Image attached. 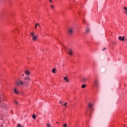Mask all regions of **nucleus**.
Listing matches in <instances>:
<instances>
[{
    "instance_id": "obj_1",
    "label": "nucleus",
    "mask_w": 127,
    "mask_h": 127,
    "mask_svg": "<svg viewBox=\"0 0 127 127\" xmlns=\"http://www.w3.org/2000/svg\"><path fill=\"white\" fill-rule=\"evenodd\" d=\"M17 85L21 86H27L28 85V83L26 81H23L22 80H20L19 81L17 82Z\"/></svg>"
},
{
    "instance_id": "obj_2",
    "label": "nucleus",
    "mask_w": 127,
    "mask_h": 127,
    "mask_svg": "<svg viewBox=\"0 0 127 127\" xmlns=\"http://www.w3.org/2000/svg\"><path fill=\"white\" fill-rule=\"evenodd\" d=\"M99 85H100V82H99V80H95L94 81V85L96 87V88H98L99 87Z\"/></svg>"
},
{
    "instance_id": "obj_3",
    "label": "nucleus",
    "mask_w": 127,
    "mask_h": 127,
    "mask_svg": "<svg viewBox=\"0 0 127 127\" xmlns=\"http://www.w3.org/2000/svg\"><path fill=\"white\" fill-rule=\"evenodd\" d=\"M73 29L72 27L68 28L67 30L68 33L70 35L73 34Z\"/></svg>"
},
{
    "instance_id": "obj_4",
    "label": "nucleus",
    "mask_w": 127,
    "mask_h": 127,
    "mask_svg": "<svg viewBox=\"0 0 127 127\" xmlns=\"http://www.w3.org/2000/svg\"><path fill=\"white\" fill-rule=\"evenodd\" d=\"M68 53L70 55V56H72V55H73V50H72V49H68Z\"/></svg>"
},
{
    "instance_id": "obj_5",
    "label": "nucleus",
    "mask_w": 127,
    "mask_h": 127,
    "mask_svg": "<svg viewBox=\"0 0 127 127\" xmlns=\"http://www.w3.org/2000/svg\"><path fill=\"white\" fill-rule=\"evenodd\" d=\"M118 39L121 41H125V36H119Z\"/></svg>"
},
{
    "instance_id": "obj_6",
    "label": "nucleus",
    "mask_w": 127,
    "mask_h": 127,
    "mask_svg": "<svg viewBox=\"0 0 127 127\" xmlns=\"http://www.w3.org/2000/svg\"><path fill=\"white\" fill-rule=\"evenodd\" d=\"M24 80L27 81L28 82H30V77L26 76L24 78Z\"/></svg>"
},
{
    "instance_id": "obj_7",
    "label": "nucleus",
    "mask_w": 127,
    "mask_h": 127,
    "mask_svg": "<svg viewBox=\"0 0 127 127\" xmlns=\"http://www.w3.org/2000/svg\"><path fill=\"white\" fill-rule=\"evenodd\" d=\"M24 72L25 74H26V75H27L28 76H29V75H30V70H25Z\"/></svg>"
},
{
    "instance_id": "obj_8",
    "label": "nucleus",
    "mask_w": 127,
    "mask_h": 127,
    "mask_svg": "<svg viewBox=\"0 0 127 127\" xmlns=\"http://www.w3.org/2000/svg\"><path fill=\"white\" fill-rule=\"evenodd\" d=\"M92 108H93V105H92V104L91 103H89L88 105V109H90V111L91 112H92Z\"/></svg>"
},
{
    "instance_id": "obj_9",
    "label": "nucleus",
    "mask_w": 127,
    "mask_h": 127,
    "mask_svg": "<svg viewBox=\"0 0 127 127\" xmlns=\"http://www.w3.org/2000/svg\"><path fill=\"white\" fill-rule=\"evenodd\" d=\"M90 32H91V30L90 29V28H87L86 29V33H87V34L90 33Z\"/></svg>"
},
{
    "instance_id": "obj_10",
    "label": "nucleus",
    "mask_w": 127,
    "mask_h": 127,
    "mask_svg": "<svg viewBox=\"0 0 127 127\" xmlns=\"http://www.w3.org/2000/svg\"><path fill=\"white\" fill-rule=\"evenodd\" d=\"M14 92L15 93V94H18L19 92L17 91V88H16V87H15L14 89Z\"/></svg>"
},
{
    "instance_id": "obj_11",
    "label": "nucleus",
    "mask_w": 127,
    "mask_h": 127,
    "mask_svg": "<svg viewBox=\"0 0 127 127\" xmlns=\"http://www.w3.org/2000/svg\"><path fill=\"white\" fill-rule=\"evenodd\" d=\"M36 39H37V37H36V36H33V37H32V40L34 41H36Z\"/></svg>"
},
{
    "instance_id": "obj_12",
    "label": "nucleus",
    "mask_w": 127,
    "mask_h": 127,
    "mask_svg": "<svg viewBox=\"0 0 127 127\" xmlns=\"http://www.w3.org/2000/svg\"><path fill=\"white\" fill-rule=\"evenodd\" d=\"M64 80L67 82V83H69V79L67 77H64Z\"/></svg>"
},
{
    "instance_id": "obj_13",
    "label": "nucleus",
    "mask_w": 127,
    "mask_h": 127,
    "mask_svg": "<svg viewBox=\"0 0 127 127\" xmlns=\"http://www.w3.org/2000/svg\"><path fill=\"white\" fill-rule=\"evenodd\" d=\"M87 78H86V77H83V78H82V82H83L84 83H85V82H87Z\"/></svg>"
},
{
    "instance_id": "obj_14",
    "label": "nucleus",
    "mask_w": 127,
    "mask_h": 127,
    "mask_svg": "<svg viewBox=\"0 0 127 127\" xmlns=\"http://www.w3.org/2000/svg\"><path fill=\"white\" fill-rule=\"evenodd\" d=\"M0 107H1V108H5L6 105L4 103H2L0 105Z\"/></svg>"
},
{
    "instance_id": "obj_15",
    "label": "nucleus",
    "mask_w": 127,
    "mask_h": 127,
    "mask_svg": "<svg viewBox=\"0 0 127 127\" xmlns=\"http://www.w3.org/2000/svg\"><path fill=\"white\" fill-rule=\"evenodd\" d=\"M86 87H87V85L86 84H83L82 85H81V88L82 89H85Z\"/></svg>"
},
{
    "instance_id": "obj_16",
    "label": "nucleus",
    "mask_w": 127,
    "mask_h": 127,
    "mask_svg": "<svg viewBox=\"0 0 127 127\" xmlns=\"http://www.w3.org/2000/svg\"><path fill=\"white\" fill-rule=\"evenodd\" d=\"M47 127H52V125H50V124L48 123L47 125Z\"/></svg>"
},
{
    "instance_id": "obj_17",
    "label": "nucleus",
    "mask_w": 127,
    "mask_h": 127,
    "mask_svg": "<svg viewBox=\"0 0 127 127\" xmlns=\"http://www.w3.org/2000/svg\"><path fill=\"white\" fill-rule=\"evenodd\" d=\"M124 9H125V13H126V14H127V7H124Z\"/></svg>"
},
{
    "instance_id": "obj_18",
    "label": "nucleus",
    "mask_w": 127,
    "mask_h": 127,
    "mask_svg": "<svg viewBox=\"0 0 127 127\" xmlns=\"http://www.w3.org/2000/svg\"><path fill=\"white\" fill-rule=\"evenodd\" d=\"M37 25H38V26H40V25L39 24V23H36L35 26V28H37Z\"/></svg>"
},
{
    "instance_id": "obj_19",
    "label": "nucleus",
    "mask_w": 127,
    "mask_h": 127,
    "mask_svg": "<svg viewBox=\"0 0 127 127\" xmlns=\"http://www.w3.org/2000/svg\"><path fill=\"white\" fill-rule=\"evenodd\" d=\"M32 118H33V119H34V120H35V119H36V116H35V115L34 114L32 116Z\"/></svg>"
},
{
    "instance_id": "obj_20",
    "label": "nucleus",
    "mask_w": 127,
    "mask_h": 127,
    "mask_svg": "<svg viewBox=\"0 0 127 127\" xmlns=\"http://www.w3.org/2000/svg\"><path fill=\"white\" fill-rule=\"evenodd\" d=\"M67 126H68V125H67L66 124H64L63 125V127H67Z\"/></svg>"
},
{
    "instance_id": "obj_21",
    "label": "nucleus",
    "mask_w": 127,
    "mask_h": 127,
    "mask_svg": "<svg viewBox=\"0 0 127 127\" xmlns=\"http://www.w3.org/2000/svg\"><path fill=\"white\" fill-rule=\"evenodd\" d=\"M56 71V69L55 68H54V69H53V70H52V72H53V73H55Z\"/></svg>"
},
{
    "instance_id": "obj_22",
    "label": "nucleus",
    "mask_w": 127,
    "mask_h": 127,
    "mask_svg": "<svg viewBox=\"0 0 127 127\" xmlns=\"http://www.w3.org/2000/svg\"><path fill=\"white\" fill-rule=\"evenodd\" d=\"M17 127H21V125L20 124H18L17 125Z\"/></svg>"
},
{
    "instance_id": "obj_23",
    "label": "nucleus",
    "mask_w": 127,
    "mask_h": 127,
    "mask_svg": "<svg viewBox=\"0 0 127 127\" xmlns=\"http://www.w3.org/2000/svg\"><path fill=\"white\" fill-rule=\"evenodd\" d=\"M14 103H15V104H16V105H18V102H17V101H14Z\"/></svg>"
},
{
    "instance_id": "obj_24",
    "label": "nucleus",
    "mask_w": 127,
    "mask_h": 127,
    "mask_svg": "<svg viewBox=\"0 0 127 127\" xmlns=\"http://www.w3.org/2000/svg\"><path fill=\"white\" fill-rule=\"evenodd\" d=\"M64 106H65L66 107V108H67V103H65L64 104Z\"/></svg>"
},
{
    "instance_id": "obj_25",
    "label": "nucleus",
    "mask_w": 127,
    "mask_h": 127,
    "mask_svg": "<svg viewBox=\"0 0 127 127\" xmlns=\"http://www.w3.org/2000/svg\"><path fill=\"white\" fill-rule=\"evenodd\" d=\"M51 7L53 9V8H54V6L53 5H51Z\"/></svg>"
},
{
    "instance_id": "obj_26",
    "label": "nucleus",
    "mask_w": 127,
    "mask_h": 127,
    "mask_svg": "<svg viewBox=\"0 0 127 127\" xmlns=\"http://www.w3.org/2000/svg\"><path fill=\"white\" fill-rule=\"evenodd\" d=\"M31 35L32 36V37H33V36H35L34 33H31Z\"/></svg>"
},
{
    "instance_id": "obj_27",
    "label": "nucleus",
    "mask_w": 127,
    "mask_h": 127,
    "mask_svg": "<svg viewBox=\"0 0 127 127\" xmlns=\"http://www.w3.org/2000/svg\"><path fill=\"white\" fill-rule=\"evenodd\" d=\"M113 44H114V45H115V44H117V42H113Z\"/></svg>"
},
{
    "instance_id": "obj_28",
    "label": "nucleus",
    "mask_w": 127,
    "mask_h": 127,
    "mask_svg": "<svg viewBox=\"0 0 127 127\" xmlns=\"http://www.w3.org/2000/svg\"><path fill=\"white\" fill-rule=\"evenodd\" d=\"M50 2H52V0H50Z\"/></svg>"
},
{
    "instance_id": "obj_29",
    "label": "nucleus",
    "mask_w": 127,
    "mask_h": 127,
    "mask_svg": "<svg viewBox=\"0 0 127 127\" xmlns=\"http://www.w3.org/2000/svg\"><path fill=\"white\" fill-rule=\"evenodd\" d=\"M103 50H106V48H104Z\"/></svg>"
},
{
    "instance_id": "obj_30",
    "label": "nucleus",
    "mask_w": 127,
    "mask_h": 127,
    "mask_svg": "<svg viewBox=\"0 0 127 127\" xmlns=\"http://www.w3.org/2000/svg\"><path fill=\"white\" fill-rule=\"evenodd\" d=\"M60 104H62V101L60 102Z\"/></svg>"
},
{
    "instance_id": "obj_31",
    "label": "nucleus",
    "mask_w": 127,
    "mask_h": 127,
    "mask_svg": "<svg viewBox=\"0 0 127 127\" xmlns=\"http://www.w3.org/2000/svg\"><path fill=\"white\" fill-rule=\"evenodd\" d=\"M64 49H66V47H64Z\"/></svg>"
},
{
    "instance_id": "obj_32",
    "label": "nucleus",
    "mask_w": 127,
    "mask_h": 127,
    "mask_svg": "<svg viewBox=\"0 0 127 127\" xmlns=\"http://www.w3.org/2000/svg\"><path fill=\"white\" fill-rule=\"evenodd\" d=\"M22 76H24V74H22Z\"/></svg>"
},
{
    "instance_id": "obj_33",
    "label": "nucleus",
    "mask_w": 127,
    "mask_h": 127,
    "mask_svg": "<svg viewBox=\"0 0 127 127\" xmlns=\"http://www.w3.org/2000/svg\"><path fill=\"white\" fill-rule=\"evenodd\" d=\"M1 99V97H0V99Z\"/></svg>"
},
{
    "instance_id": "obj_34",
    "label": "nucleus",
    "mask_w": 127,
    "mask_h": 127,
    "mask_svg": "<svg viewBox=\"0 0 127 127\" xmlns=\"http://www.w3.org/2000/svg\"><path fill=\"white\" fill-rule=\"evenodd\" d=\"M1 102V100L0 99V103Z\"/></svg>"
},
{
    "instance_id": "obj_35",
    "label": "nucleus",
    "mask_w": 127,
    "mask_h": 127,
    "mask_svg": "<svg viewBox=\"0 0 127 127\" xmlns=\"http://www.w3.org/2000/svg\"><path fill=\"white\" fill-rule=\"evenodd\" d=\"M57 124H59L58 122H57Z\"/></svg>"
}]
</instances>
